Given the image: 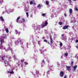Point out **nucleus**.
I'll return each instance as SVG.
<instances>
[{
	"mask_svg": "<svg viewBox=\"0 0 78 78\" xmlns=\"http://www.w3.org/2000/svg\"><path fill=\"white\" fill-rule=\"evenodd\" d=\"M66 34H63L61 35V39L63 41H66L67 40V38L66 37Z\"/></svg>",
	"mask_w": 78,
	"mask_h": 78,
	"instance_id": "39448f33",
	"label": "nucleus"
},
{
	"mask_svg": "<svg viewBox=\"0 0 78 78\" xmlns=\"http://www.w3.org/2000/svg\"><path fill=\"white\" fill-rule=\"evenodd\" d=\"M38 44L40 46L41 45V41H38Z\"/></svg>",
	"mask_w": 78,
	"mask_h": 78,
	"instance_id": "473e14b6",
	"label": "nucleus"
},
{
	"mask_svg": "<svg viewBox=\"0 0 78 78\" xmlns=\"http://www.w3.org/2000/svg\"><path fill=\"white\" fill-rule=\"evenodd\" d=\"M8 73H10L11 74H13V73H14L13 71H9Z\"/></svg>",
	"mask_w": 78,
	"mask_h": 78,
	"instance_id": "bb28decb",
	"label": "nucleus"
},
{
	"mask_svg": "<svg viewBox=\"0 0 78 78\" xmlns=\"http://www.w3.org/2000/svg\"><path fill=\"white\" fill-rule=\"evenodd\" d=\"M76 42H78V40H76Z\"/></svg>",
	"mask_w": 78,
	"mask_h": 78,
	"instance_id": "0e129e2a",
	"label": "nucleus"
},
{
	"mask_svg": "<svg viewBox=\"0 0 78 78\" xmlns=\"http://www.w3.org/2000/svg\"><path fill=\"white\" fill-rule=\"evenodd\" d=\"M69 12L70 14H72V13L73 12V10L72 9H69Z\"/></svg>",
	"mask_w": 78,
	"mask_h": 78,
	"instance_id": "2eb2a0df",
	"label": "nucleus"
},
{
	"mask_svg": "<svg viewBox=\"0 0 78 78\" xmlns=\"http://www.w3.org/2000/svg\"><path fill=\"white\" fill-rule=\"evenodd\" d=\"M3 2V1L2 0H0V5H2V3Z\"/></svg>",
	"mask_w": 78,
	"mask_h": 78,
	"instance_id": "c756f323",
	"label": "nucleus"
},
{
	"mask_svg": "<svg viewBox=\"0 0 78 78\" xmlns=\"http://www.w3.org/2000/svg\"><path fill=\"white\" fill-rule=\"evenodd\" d=\"M33 44L34 45V48L35 49L36 48V42L34 41H33Z\"/></svg>",
	"mask_w": 78,
	"mask_h": 78,
	"instance_id": "dca6fc26",
	"label": "nucleus"
},
{
	"mask_svg": "<svg viewBox=\"0 0 78 78\" xmlns=\"http://www.w3.org/2000/svg\"><path fill=\"white\" fill-rule=\"evenodd\" d=\"M64 55L65 56H66V57L68 56V53H66L64 54Z\"/></svg>",
	"mask_w": 78,
	"mask_h": 78,
	"instance_id": "7c9ffc66",
	"label": "nucleus"
},
{
	"mask_svg": "<svg viewBox=\"0 0 78 78\" xmlns=\"http://www.w3.org/2000/svg\"><path fill=\"white\" fill-rule=\"evenodd\" d=\"M46 15V14L45 13H43L42 14V16H43L44 17H45V16Z\"/></svg>",
	"mask_w": 78,
	"mask_h": 78,
	"instance_id": "4c0bfd02",
	"label": "nucleus"
},
{
	"mask_svg": "<svg viewBox=\"0 0 78 78\" xmlns=\"http://www.w3.org/2000/svg\"><path fill=\"white\" fill-rule=\"evenodd\" d=\"M63 78H67V76H65Z\"/></svg>",
	"mask_w": 78,
	"mask_h": 78,
	"instance_id": "052dcab7",
	"label": "nucleus"
},
{
	"mask_svg": "<svg viewBox=\"0 0 78 78\" xmlns=\"http://www.w3.org/2000/svg\"><path fill=\"white\" fill-rule=\"evenodd\" d=\"M5 30L7 33H9V31H8V29H5Z\"/></svg>",
	"mask_w": 78,
	"mask_h": 78,
	"instance_id": "2f4dec72",
	"label": "nucleus"
},
{
	"mask_svg": "<svg viewBox=\"0 0 78 78\" xmlns=\"http://www.w3.org/2000/svg\"><path fill=\"white\" fill-rule=\"evenodd\" d=\"M37 8H41V4H39L37 6Z\"/></svg>",
	"mask_w": 78,
	"mask_h": 78,
	"instance_id": "58836bf2",
	"label": "nucleus"
},
{
	"mask_svg": "<svg viewBox=\"0 0 78 78\" xmlns=\"http://www.w3.org/2000/svg\"><path fill=\"white\" fill-rule=\"evenodd\" d=\"M15 32L16 34H18V36H19L20 35V32H18V31H17V30H15Z\"/></svg>",
	"mask_w": 78,
	"mask_h": 78,
	"instance_id": "ddd939ff",
	"label": "nucleus"
},
{
	"mask_svg": "<svg viewBox=\"0 0 78 78\" xmlns=\"http://www.w3.org/2000/svg\"><path fill=\"white\" fill-rule=\"evenodd\" d=\"M62 22H59V24H60V25H62Z\"/></svg>",
	"mask_w": 78,
	"mask_h": 78,
	"instance_id": "49530a36",
	"label": "nucleus"
},
{
	"mask_svg": "<svg viewBox=\"0 0 78 78\" xmlns=\"http://www.w3.org/2000/svg\"><path fill=\"white\" fill-rule=\"evenodd\" d=\"M64 16H65V17H67V14H66L65 13L64 14Z\"/></svg>",
	"mask_w": 78,
	"mask_h": 78,
	"instance_id": "864d4df0",
	"label": "nucleus"
},
{
	"mask_svg": "<svg viewBox=\"0 0 78 78\" xmlns=\"http://www.w3.org/2000/svg\"><path fill=\"white\" fill-rule=\"evenodd\" d=\"M28 8H25V9L24 10V11L26 12H28Z\"/></svg>",
	"mask_w": 78,
	"mask_h": 78,
	"instance_id": "a211bd4d",
	"label": "nucleus"
},
{
	"mask_svg": "<svg viewBox=\"0 0 78 78\" xmlns=\"http://www.w3.org/2000/svg\"><path fill=\"white\" fill-rule=\"evenodd\" d=\"M36 74L37 75V76H39V72L38 71H37L36 72Z\"/></svg>",
	"mask_w": 78,
	"mask_h": 78,
	"instance_id": "6ab92c4d",
	"label": "nucleus"
},
{
	"mask_svg": "<svg viewBox=\"0 0 78 78\" xmlns=\"http://www.w3.org/2000/svg\"><path fill=\"white\" fill-rule=\"evenodd\" d=\"M75 58H76V59L78 58V56L77 55H76L75 56Z\"/></svg>",
	"mask_w": 78,
	"mask_h": 78,
	"instance_id": "8fccbe9b",
	"label": "nucleus"
},
{
	"mask_svg": "<svg viewBox=\"0 0 78 78\" xmlns=\"http://www.w3.org/2000/svg\"><path fill=\"white\" fill-rule=\"evenodd\" d=\"M13 58L15 61H17V58H16V55H13Z\"/></svg>",
	"mask_w": 78,
	"mask_h": 78,
	"instance_id": "aec40b11",
	"label": "nucleus"
},
{
	"mask_svg": "<svg viewBox=\"0 0 78 78\" xmlns=\"http://www.w3.org/2000/svg\"><path fill=\"white\" fill-rule=\"evenodd\" d=\"M22 20L21 23H22V22H24L25 21V19H22Z\"/></svg>",
	"mask_w": 78,
	"mask_h": 78,
	"instance_id": "ea45409f",
	"label": "nucleus"
},
{
	"mask_svg": "<svg viewBox=\"0 0 78 78\" xmlns=\"http://www.w3.org/2000/svg\"><path fill=\"white\" fill-rule=\"evenodd\" d=\"M68 48H69V49H70V48H71V46L70 45H69L68 46Z\"/></svg>",
	"mask_w": 78,
	"mask_h": 78,
	"instance_id": "c03bdc74",
	"label": "nucleus"
},
{
	"mask_svg": "<svg viewBox=\"0 0 78 78\" xmlns=\"http://www.w3.org/2000/svg\"><path fill=\"white\" fill-rule=\"evenodd\" d=\"M24 63L25 65H27L28 64V63L27 62H24Z\"/></svg>",
	"mask_w": 78,
	"mask_h": 78,
	"instance_id": "a19ab883",
	"label": "nucleus"
},
{
	"mask_svg": "<svg viewBox=\"0 0 78 78\" xmlns=\"http://www.w3.org/2000/svg\"><path fill=\"white\" fill-rule=\"evenodd\" d=\"M44 42H46V43H48V44H50V43H49V42L47 40H44Z\"/></svg>",
	"mask_w": 78,
	"mask_h": 78,
	"instance_id": "393cba45",
	"label": "nucleus"
},
{
	"mask_svg": "<svg viewBox=\"0 0 78 78\" xmlns=\"http://www.w3.org/2000/svg\"><path fill=\"white\" fill-rule=\"evenodd\" d=\"M77 68V65L74 66L73 67V71H74L75 72H76V69Z\"/></svg>",
	"mask_w": 78,
	"mask_h": 78,
	"instance_id": "f3484780",
	"label": "nucleus"
},
{
	"mask_svg": "<svg viewBox=\"0 0 78 78\" xmlns=\"http://www.w3.org/2000/svg\"><path fill=\"white\" fill-rule=\"evenodd\" d=\"M50 39H52V38H51V36H50Z\"/></svg>",
	"mask_w": 78,
	"mask_h": 78,
	"instance_id": "338daca9",
	"label": "nucleus"
},
{
	"mask_svg": "<svg viewBox=\"0 0 78 78\" xmlns=\"http://www.w3.org/2000/svg\"><path fill=\"white\" fill-rule=\"evenodd\" d=\"M67 28H68V26H66L63 27L62 28V29H63V30H66V29H67Z\"/></svg>",
	"mask_w": 78,
	"mask_h": 78,
	"instance_id": "5701e85b",
	"label": "nucleus"
},
{
	"mask_svg": "<svg viewBox=\"0 0 78 78\" xmlns=\"http://www.w3.org/2000/svg\"><path fill=\"white\" fill-rule=\"evenodd\" d=\"M49 73V71H48L47 72V75L49 74V73Z\"/></svg>",
	"mask_w": 78,
	"mask_h": 78,
	"instance_id": "e2e57ef3",
	"label": "nucleus"
},
{
	"mask_svg": "<svg viewBox=\"0 0 78 78\" xmlns=\"http://www.w3.org/2000/svg\"><path fill=\"white\" fill-rule=\"evenodd\" d=\"M42 39H45V37H43Z\"/></svg>",
	"mask_w": 78,
	"mask_h": 78,
	"instance_id": "69168bd1",
	"label": "nucleus"
},
{
	"mask_svg": "<svg viewBox=\"0 0 78 78\" xmlns=\"http://www.w3.org/2000/svg\"><path fill=\"white\" fill-rule=\"evenodd\" d=\"M33 4L34 5H36V3L35 2L33 3Z\"/></svg>",
	"mask_w": 78,
	"mask_h": 78,
	"instance_id": "bf43d9fd",
	"label": "nucleus"
},
{
	"mask_svg": "<svg viewBox=\"0 0 78 78\" xmlns=\"http://www.w3.org/2000/svg\"><path fill=\"white\" fill-rule=\"evenodd\" d=\"M22 43V39L21 38H19L16 42H15V44L16 45H19V43Z\"/></svg>",
	"mask_w": 78,
	"mask_h": 78,
	"instance_id": "6e6552de",
	"label": "nucleus"
},
{
	"mask_svg": "<svg viewBox=\"0 0 78 78\" xmlns=\"http://www.w3.org/2000/svg\"><path fill=\"white\" fill-rule=\"evenodd\" d=\"M46 61L48 62L50 61V59L48 58H47Z\"/></svg>",
	"mask_w": 78,
	"mask_h": 78,
	"instance_id": "79ce46f5",
	"label": "nucleus"
},
{
	"mask_svg": "<svg viewBox=\"0 0 78 78\" xmlns=\"http://www.w3.org/2000/svg\"><path fill=\"white\" fill-rule=\"evenodd\" d=\"M20 19V17H18L16 20V22L17 23L19 22V20Z\"/></svg>",
	"mask_w": 78,
	"mask_h": 78,
	"instance_id": "c85d7f7f",
	"label": "nucleus"
},
{
	"mask_svg": "<svg viewBox=\"0 0 78 78\" xmlns=\"http://www.w3.org/2000/svg\"><path fill=\"white\" fill-rule=\"evenodd\" d=\"M44 65H45V61H44V60H42L41 67H44Z\"/></svg>",
	"mask_w": 78,
	"mask_h": 78,
	"instance_id": "1a4fd4ad",
	"label": "nucleus"
},
{
	"mask_svg": "<svg viewBox=\"0 0 78 78\" xmlns=\"http://www.w3.org/2000/svg\"><path fill=\"white\" fill-rule=\"evenodd\" d=\"M24 61V59H21V60H20V61H19V64H22L23 62Z\"/></svg>",
	"mask_w": 78,
	"mask_h": 78,
	"instance_id": "f8f14e48",
	"label": "nucleus"
},
{
	"mask_svg": "<svg viewBox=\"0 0 78 78\" xmlns=\"http://www.w3.org/2000/svg\"><path fill=\"white\" fill-rule=\"evenodd\" d=\"M50 44H53V39H52V38H51L50 39Z\"/></svg>",
	"mask_w": 78,
	"mask_h": 78,
	"instance_id": "cd10ccee",
	"label": "nucleus"
},
{
	"mask_svg": "<svg viewBox=\"0 0 78 78\" xmlns=\"http://www.w3.org/2000/svg\"><path fill=\"white\" fill-rule=\"evenodd\" d=\"M76 48L77 49H78V45H77V46H76Z\"/></svg>",
	"mask_w": 78,
	"mask_h": 78,
	"instance_id": "13d9d810",
	"label": "nucleus"
},
{
	"mask_svg": "<svg viewBox=\"0 0 78 78\" xmlns=\"http://www.w3.org/2000/svg\"><path fill=\"white\" fill-rule=\"evenodd\" d=\"M72 32H69V35H72Z\"/></svg>",
	"mask_w": 78,
	"mask_h": 78,
	"instance_id": "5fc2aeb1",
	"label": "nucleus"
},
{
	"mask_svg": "<svg viewBox=\"0 0 78 78\" xmlns=\"http://www.w3.org/2000/svg\"><path fill=\"white\" fill-rule=\"evenodd\" d=\"M60 76L61 77H63L64 76V73L63 71H62L60 72Z\"/></svg>",
	"mask_w": 78,
	"mask_h": 78,
	"instance_id": "9b49d317",
	"label": "nucleus"
},
{
	"mask_svg": "<svg viewBox=\"0 0 78 78\" xmlns=\"http://www.w3.org/2000/svg\"><path fill=\"white\" fill-rule=\"evenodd\" d=\"M60 47H62V44L61 42L60 43Z\"/></svg>",
	"mask_w": 78,
	"mask_h": 78,
	"instance_id": "de8ad7c7",
	"label": "nucleus"
},
{
	"mask_svg": "<svg viewBox=\"0 0 78 78\" xmlns=\"http://www.w3.org/2000/svg\"><path fill=\"white\" fill-rule=\"evenodd\" d=\"M75 22H76V20H75V18H72L71 23H75Z\"/></svg>",
	"mask_w": 78,
	"mask_h": 78,
	"instance_id": "4468645a",
	"label": "nucleus"
},
{
	"mask_svg": "<svg viewBox=\"0 0 78 78\" xmlns=\"http://www.w3.org/2000/svg\"><path fill=\"white\" fill-rule=\"evenodd\" d=\"M32 26L33 27H35V24H34L32 25Z\"/></svg>",
	"mask_w": 78,
	"mask_h": 78,
	"instance_id": "4d7b16f0",
	"label": "nucleus"
},
{
	"mask_svg": "<svg viewBox=\"0 0 78 78\" xmlns=\"http://www.w3.org/2000/svg\"><path fill=\"white\" fill-rule=\"evenodd\" d=\"M11 45H12V42L11 41L8 44V49H5V51H9V50H10L12 51V48H11Z\"/></svg>",
	"mask_w": 78,
	"mask_h": 78,
	"instance_id": "7ed1b4c3",
	"label": "nucleus"
},
{
	"mask_svg": "<svg viewBox=\"0 0 78 78\" xmlns=\"http://www.w3.org/2000/svg\"><path fill=\"white\" fill-rule=\"evenodd\" d=\"M61 59H62V56L61 57Z\"/></svg>",
	"mask_w": 78,
	"mask_h": 78,
	"instance_id": "774afa93",
	"label": "nucleus"
},
{
	"mask_svg": "<svg viewBox=\"0 0 78 78\" xmlns=\"http://www.w3.org/2000/svg\"><path fill=\"white\" fill-rule=\"evenodd\" d=\"M28 43H27V44H26V46L27 47V48H28Z\"/></svg>",
	"mask_w": 78,
	"mask_h": 78,
	"instance_id": "6e6d98bb",
	"label": "nucleus"
},
{
	"mask_svg": "<svg viewBox=\"0 0 78 78\" xmlns=\"http://www.w3.org/2000/svg\"><path fill=\"white\" fill-rule=\"evenodd\" d=\"M14 11V10H13L9 9L8 10V11L6 10L5 12H3L2 13L4 14V13H6V12H7V14H10V13L11 12H12V11Z\"/></svg>",
	"mask_w": 78,
	"mask_h": 78,
	"instance_id": "0eeeda50",
	"label": "nucleus"
},
{
	"mask_svg": "<svg viewBox=\"0 0 78 78\" xmlns=\"http://www.w3.org/2000/svg\"><path fill=\"white\" fill-rule=\"evenodd\" d=\"M51 67H53V66H50V69H51Z\"/></svg>",
	"mask_w": 78,
	"mask_h": 78,
	"instance_id": "680f3d73",
	"label": "nucleus"
},
{
	"mask_svg": "<svg viewBox=\"0 0 78 78\" xmlns=\"http://www.w3.org/2000/svg\"><path fill=\"white\" fill-rule=\"evenodd\" d=\"M50 2L48 1H46V5H49V3Z\"/></svg>",
	"mask_w": 78,
	"mask_h": 78,
	"instance_id": "b1692460",
	"label": "nucleus"
},
{
	"mask_svg": "<svg viewBox=\"0 0 78 78\" xmlns=\"http://www.w3.org/2000/svg\"><path fill=\"white\" fill-rule=\"evenodd\" d=\"M0 20L2 22H4V19H3L2 16L0 17Z\"/></svg>",
	"mask_w": 78,
	"mask_h": 78,
	"instance_id": "412c9836",
	"label": "nucleus"
},
{
	"mask_svg": "<svg viewBox=\"0 0 78 78\" xmlns=\"http://www.w3.org/2000/svg\"><path fill=\"white\" fill-rule=\"evenodd\" d=\"M20 44L21 45V47L23 48V43L22 42L20 43Z\"/></svg>",
	"mask_w": 78,
	"mask_h": 78,
	"instance_id": "f704fd0d",
	"label": "nucleus"
},
{
	"mask_svg": "<svg viewBox=\"0 0 78 78\" xmlns=\"http://www.w3.org/2000/svg\"><path fill=\"white\" fill-rule=\"evenodd\" d=\"M71 64L72 66H73V62H72L71 63Z\"/></svg>",
	"mask_w": 78,
	"mask_h": 78,
	"instance_id": "603ef678",
	"label": "nucleus"
},
{
	"mask_svg": "<svg viewBox=\"0 0 78 78\" xmlns=\"http://www.w3.org/2000/svg\"><path fill=\"white\" fill-rule=\"evenodd\" d=\"M68 2L69 3V5H72V2L71 0H68Z\"/></svg>",
	"mask_w": 78,
	"mask_h": 78,
	"instance_id": "4be33fe9",
	"label": "nucleus"
},
{
	"mask_svg": "<svg viewBox=\"0 0 78 78\" xmlns=\"http://www.w3.org/2000/svg\"><path fill=\"white\" fill-rule=\"evenodd\" d=\"M5 58V56H3L2 58V60L3 61L2 62H4L5 67H7V66H9V62L7 61V60H5V61H4Z\"/></svg>",
	"mask_w": 78,
	"mask_h": 78,
	"instance_id": "f03ea898",
	"label": "nucleus"
},
{
	"mask_svg": "<svg viewBox=\"0 0 78 78\" xmlns=\"http://www.w3.org/2000/svg\"><path fill=\"white\" fill-rule=\"evenodd\" d=\"M56 16V14H55V15H54L53 14H52V15L51 16V18H53L54 17H55Z\"/></svg>",
	"mask_w": 78,
	"mask_h": 78,
	"instance_id": "a878e982",
	"label": "nucleus"
},
{
	"mask_svg": "<svg viewBox=\"0 0 78 78\" xmlns=\"http://www.w3.org/2000/svg\"><path fill=\"white\" fill-rule=\"evenodd\" d=\"M40 51H41V54H42V53H43V52H44V51H43V50H41L40 49Z\"/></svg>",
	"mask_w": 78,
	"mask_h": 78,
	"instance_id": "37998d69",
	"label": "nucleus"
},
{
	"mask_svg": "<svg viewBox=\"0 0 78 78\" xmlns=\"http://www.w3.org/2000/svg\"><path fill=\"white\" fill-rule=\"evenodd\" d=\"M26 14L27 15V17H28V16H29L28 13V12H26Z\"/></svg>",
	"mask_w": 78,
	"mask_h": 78,
	"instance_id": "e433bc0d",
	"label": "nucleus"
},
{
	"mask_svg": "<svg viewBox=\"0 0 78 78\" xmlns=\"http://www.w3.org/2000/svg\"><path fill=\"white\" fill-rule=\"evenodd\" d=\"M63 48L64 50H66V47H65V46H64L63 47Z\"/></svg>",
	"mask_w": 78,
	"mask_h": 78,
	"instance_id": "09e8293b",
	"label": "nucleus"
},
{
	"mask_svg": "<svg viewBox=\"0 0 78 78\" xmlns=\"http://www.w3.org/2000/svg\"><path fill=\"white\" fill-rule=\"evenodd\" d=\"M48 25V22L47 21H45V22L42 23L41 25V28H42L45 27H46L47 25Z\"/></svg>",
	"mask_w": 78,
	"mask_h": 78,
	"instance_id": "20e7f679",
	"label": "nucleus"
},
{
	"mask_svg": "<svg viewBox=\"0 0 78 78\" xmlns=\"http://www.w3.org/2000/svg\"><path fill=\"white\" fill-rule=\"evenodd\" d=\"M12 58H11V57H9L8 59H12Z\"/></svg>",
	"mask_w": 78,
	"mask_h": 78,
	"instance_id": "3c124183",
	"label": "nucleus"
},
{
	"mask_svg": "<svg viewBox=\"0 0 78 78\" xmlns=\"http://www.w3.org/2000/svg\"><path fill=\"white\" fill-rule=\"evenodd\" d=\"M6 37V34H3L2 36L0 38V41L1 42V43L0 44V49L2 50H5V48L4 47H3L2 44L5 43V41H4V39Z\"/></svg>",
	"mask_w": 78,
	"mask_h": 78,
	"instance_id": "f257e3e1",
	"label": "nucleus"
},
{
	"mask_svg": "<svg viewBox=\"0 0 78 78\" xmlns=\"http://www.w3.org/2000/svg\"><path fill=\"white\" fill-rule=\"evenodd\" d=\"M33 1H31L30 2V5H33Z\"/></svg>",
	"mask_w": 78,
	"mask_h": 78,
	"instance_id": "c9c22d12",
	"label": "nucleus"
},
{
	"mask_svg": "<svg viewBox=\"0 0 78 78\" xmlns=\"http://www.w3.org/2000/svg\"><path fill=\"white\" fill-rule=\"evenodd\" d=\"M74 10L76 11H78V9L77 8H75L74 9Z\"/></svg>",
	"mask_w": 78,
	"mask_h": 78,
	"instance_id": "72a5a7b5",
	"label": "nucleus"
},
{
	"mask_svg": "<svg viewBox=\"0 0 78 78\" xmlns=\"http://www.w3.org/2000/svg\"><path fill=\"white\" fill-rule=\"evenodd\" d=\"M35 30L37 31H39L41 29V25H38L34 27Z\"/></svg>",
	"mask_w": 78,
	"mask_h": 78,
	"instance_id": "423d86ee",
	"label": "nucleus"
},
{
	"mask_svg": "<svg viewBox=\"0 0 78 78\" xmlns=\"http://www.w3.org/2000/svg\"><path fill=\"white\" fill-rule=\"evenodd\" d=\"M66 70L67 71H70V69L71 67L70 66H68L67 65L66 66Z\"/></svg>",
	"mask_w": 78,
	"mask_h": 78,
	"instance_id": "9d476101",
	"label": "nucleus"
},
{
	"mask_svg": "<svg viewBox=\"0 0 78 78\" xmlns=\"http://www.w3.org/2000/svg\"><path fill=\"white\" fill-rule=\"evenodd\" d=\"M57 65L58 67H59V66H60V64L59 63V62H57Z\"/></svg>",
	"mask_w": 78,
	"mask_h": 78,
	"instance_id": "a18cd8bd",
	"label": "nucleus"
}]
</instances>
